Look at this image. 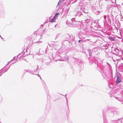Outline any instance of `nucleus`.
Returning <instances> with one entry per match:
<instances>
[{
	"label": "nucleus",
	"mask_w": 123,
	"mask_h": 123,
	"mask_svg": "<svg viewBox=\"0 0 123 123\" xmlns=\"http://www.w3.org/2000/svg\"><path fill=\"white\" fill-rule=\"evenodd\" d=\"M109 39L110 40H112V41H114L115 40L114 39V38H113L112 37H110V38Z\"/></svg>",
	"instance_id": "4"
},
{
	"label": "nucleus",
	"mask_w": 123,
	"mask_h": 123,
	"mask_svg": "<svg viewBox=\"0 0 123 123\" xmlns=\"http://www.w3.org/2000/svg\"><path fill=\"white\" fill-rule=\"evenodd\" d=\"M56 18H55L54 17L53 19L50 21L51 22H55V19Z\"/></svg>",
	"instance_id": "3"
},
{
	"label": "nucleus",
	"mask_w": 123,
	"mask_h": 123,
	"mask_svg": "<svg viewBox=\"0 0 123 123\" xmlns=\"http://www.w3.org/2000/svg\"><path fill=\"white\" fill-rule=\"evenodd\" d=\"M59 15V13H56L54 17L55 18H57V17H58Z\"/></svg>",
	"instance_id": "2"
},
{
	"label": "nucleus",
	"mask_w": 123,
	"mask_h": 123,
	"mask_svg": "<svg viewBox=\"0 0 123 123\" xmlns=\"http://www.w3.org/2000/svg\"><path fill=\"white\" fill-rule=\"evenodd\" d=\"M82 41V40H80L78 41V42H79V43L80 41Z\"/></svg>",
	"instance_id": "5"
},
{
	"label": "nucleus",
	"mask_w": 123,
	"mask_h": 123,
	"mask_svg": "<svg viewBox=\"0 0 123 123\" xmlns=\"http://www.w3.org/2000/svg\"><path fill=\"white\" fill-rule=\"evenodd\" d=\"M121 81V79L119 77L117 78L116 81V84H118L120 83Z\"/></svg>",
	"instance_id": "1"
}]
</instances>
